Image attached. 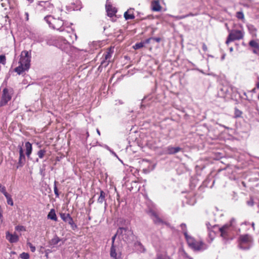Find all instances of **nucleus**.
<instances>
[{"label":"nucleus","instance_id":"1","mask_svg":"<svg viewBox=\"0 0 259 259\" xmlns=\"http://www.w3.org/2000/svg\"><path fill=\"white\" fill-rule=\"evenodd\" d=\"M31 58V51H23L20 56L19 65L14 69V71L20 75L27 71L30 67Z\"/></svg>","mask_w":259,"mask_h":259},{"label":"nucleus","instance_id":"2","mask_svg":"<svg viewBox=\"0 0 259 259\" xmlns=\"http://www.w3.org/2000/svg\"><path fill=\"white\" fill-rule=\"evenodd\" d=\"M235 220L232 219L229 222L219 228L220 236L225 240L232 239L235 230Z\"/></svg>","mask_w":259,"mask_h":259},{"label":"nucleus","instance_id":"3","mask_svg":"<svg viewBox=\"0 0 259 259\" xmlns=\"http://www.w3.org/2000/svg\"><path fill=\"white\" fill-rule=\"evenodd\" d=\"M252 237L248 234L240 235L237 239L238 246L242 250L249 249L253 243Z\"/></svg>","mask_w":259,"mask_h":259},{"label":"nucleus","instance_id":"4","mask_svg":"<svg viewBox=\"0 0 259 259\" xmlns=\"http://www.w3.org/2000/svg\"><path fill=\"white\" fill-rule=\"evenodd\" d=\"M188 246L194 250L199 251L207 248L206 245L201 240H197L188 234H186L185 238Z\"/></svg>","mask_w":259,"mask_h":259},{"label":"nucleus","instance_id":"5","mask_svg":"<svg viewBox=\"0 0 259 259\" xmlns=\"http://www.w3.org/2000/svg\"><path fill=\"white\" fill-rule=\"evenodd\" d=\"M228 31L229 34L225 42L227 46H229L231 42L240 40L244 38L245 33L243 30L229 29Z\"/></svg>","mask_w":259,"mask_h":259},{"label":"nucleus","instance_id":"6","mask_svg":"<svg viewBox=\"0 0 259 259\" xmlns=\"http://www.w3.org/2000/svg\"><path fill=\"white\" fill-rule=\"evenodd\" d=\"M45 21L49 25L50 27L54 29L63 31L64 22L63 20L58 18L56 19L51 15H47L45 17Z\"/></svg>","mask_w":259,"mask_h":259},{"label":"nucleus","instance_id":"7","mask_svg":"<svg viewBox=\"0 0 259 259\" xmlns=\"http://www.w3.org/2000/svg\"><path fill=\"white\" fill-rule=\"evenodd\" d=\"M133 235V232L131 230L128 229L127 228L120 227L119 228L116 234V237L118 236L119 238L126 241L128 240L130 236Z\"/></svg>","mask_w":259,"mask_h":259},{"label":"nucleus","instance_id":"8","mask_svg":"<svg viewBox=\"0 0 259 259\" xmlns=\"http://www.w3.org/2000/svg\"><path fill=\"white\" fill-rule=\"evenodd\" d=\"M116 235H114L112 237V244L110 250V256H115L117 255V251L119 250L120 241L119 240H116Z\"/></svg>","mask_w":259,"mask_h":259},{"label":"nucleus","instance_id":"9","mask_svg":"<svg viewBox=\"0 0 259 259\" xmlns=\"http://www.w3.org/2000/svg\"><path fill=\"white\" fill-rule=\"evenodd\" d=\"M114 52V48L110 47L108 48L103 55V60L101 62V65L106 67L110 62V60L111 58V56Z\"/></svg>","mask_w":259,"mask_h":259},{"label":"nucleus","instance_id":"10","mask_svg":"<svg viewBox=\"0 0 259 259\" xmlns=\"http://www.w3.org/2000/svg\"><path fill=\"white\" fill-rule=\"evenodd\" d=\"M38 6L39 10L42 11L52 13L54 10V5L49 1H40L38 3Z\"/></svg>","mask_w":259,"mask_h":259},{"label":"nucleus","instance_id":"11","mask_svg":"<svg viewBox=\"0 0 259 259\" xmlns=\"http://www.w3.org/2000/svg\"><path fill=\"white\" fill-rule=\"evenodd\" d=\"M60 215L64 222L68 223L70 225L71 228L73 230H75L77 229V225L74 223L72 218L69 213L62 212L60 213Z\"/></svg>","mask_w":259,"mask_h":259},{"label":"nucleus","instance_id":"12","mask_svg":"<svg viewBox=\"0 0 259 259\" xmlns=\"http://www.w3.org/2000/svg\"><path fill=\"white\" fill-rule=\"evenodd\" d=\"M12 92H10L7 88H5L3 91L1 105H5L7 103L11 100L12 98Z\"/></svg>","mask_w":259,"mask_h":259},{"label":"nucleus","instance_id":"13","mask_svg":"<svg viewBox=\"0 0 259 259\" xmlns=\"http://www.w3.org/2000/svg\"><path fill=\"white\" fill-rule=\"evenodd\" d=\"M148 214L155 224H160L161 223L162 221L156 209L150 208L148 211Z\"/></svg>","mask_w":259,"mask_h":259},{"label":"nucleus","instance_id":"14","mask_svg":"<svg viewBox=\"0 0 259 259\" xmlns=\"http://www.w3.org/2000/svg\"><path fill=\"white\" fill-rule=\"evenodd\" d=\"M148 214L155 224H160L161 223L162 221L156 209L150 208L148 211Z\"/></svg>","mask_w":259,"mask_h":259},{"label":"nucleus","instance_id":"15","mask_svg":"<svg viewBox=\"0 0 259 259\" xmlns=\"http://www.w3.org/2000/svg\"><path fill=\"white\" fill-rule=\"evenodd\" d=\"M1 2L2 6L6 10L8 9L13 10L16 7V4L13 0H1Z\"/></svg>","mask_w":259,"mask_h":259},{"label":"nucleus","instance_id":"16","mask_svg":"<svg viewBox=\"0 0 259 259\" xmlns=\"http://www.w3.org/2000/svg\"><path fill=\"white\" fill-rule=\"evenodd\" d=\"M18 148L19 150V157L18 160V166H17V167H18L19 166H22L24 164L26 160L22 146L19 145Z\"/></svg>","mask_w":259,"mask_h":259},{"label":"nucleus","instance_id":"17","mask_svg":"<svg viewBox=\"0 0 259 259\" xmlns=\"http://www.w3.org/2000/svg\"><path fill=\"white\" fill-rule=\"evenodd\" d=\"M6 239L11 243H15L19 240V237L16 234H10L9 232L6 233Z\"/></svg>","mask_w":259,"mask_h":259},{"label":"nucleus","instance_id":"18","mask_svg":"<svg viewBox=\"0 0 259 259\" xmlns=\"http://www.w3.org/2000/svg\"><path fill=\"white\" fill-rule=\"evenodd\" d=\"M106 11L108 16L111 17L115 15L117 12V10L115 7H112L111 5L106 6Z\"/></svg>","mask_w":259,"mask_h":259},{"label":"nucleus","instance_id":"19","mask_svg":"<svg viewBox=\"0 0 259 259\" xmlns=\"http://www.w3.org/2000/svg\"><path fill=\"white\" fill-rule=\"evenodd\" d=\"M124 17L125 20H127L134 19L135 17L132 10L129 9L124 13Z\"/></svg>","mask_w":259,"mask_h":259},{"label":"nucleus","instance_id":"20","mask_svg":"<svg viewBox=\"0 0 259 259\" xmlns=\"http://www.w3.org/2000/svg\"><path fill=\"white\" fill-rule=\"evenodd\" d=\"M47 218L48 219H50L56 222L58 221V218L54 209L52 208L50 210L47 215Z\"/></svg>","mask_w":259,"mask_h":259},{"label":"nucleus","instance_id":"21","mask_svg":"<svg viewBox=\"0 0 259 259\" xmlns=\"http://www.w3.org/2000/svg\"><path fill=\"white\" fill-rule=\"evenodd\" d=\"M25 147L26 148V155L28 158H29L32 150V145L29 142H27L25 144Z\"/></svg>","mask_w":259,"mask_h":259},{"label":"nucleus","instance_id":"22","mask_svg":"<svg viewBox=\"0 0 259 259\" xmlns=\"http://www.w3.org/2000/svg\"><path fill=\"white\" fill-rule=\"evenodd\" d=\"M182 149L180 147H168L166 149V152L169 154H173L180 151Z\"/></svg>","mask_w":259,"mask_h":259},{"label":"nucleus","instance_id":"23","mask_svg":"<svg viewBox=\"0 0 259 259\" xmlns=\"http://www.w3.org/2000/svg\"><path fill=\"white\" fill-rule=\"evenodd\" d=\"M152 9L154 11H159L161 9V6L158 1H154L151 3Z\"/></svg>","mask_w":259,"mask_h":259},{"label":"nucleus","instance_id":"24","mask_svg":"<svg viewBox=\"0 0 259 259\" xmlns=\"http://www.w3.org/2000/svg\"><path fill=\"white\" fill-rule=\"evenodd\" d=\"M105 197V193L103 190H101L100 192V196L97 200L98 202L99 203H103V202H105L106 204Z\"/></svg>","mask_w":259,"mask_h":259},{"label":"nucleus","instance_id":"25","mask_svg":"<svg viewBox=\"0 0 259 259\" xmlns=\"http://www.w3.org/2000/svg\"><path fill=\"white\" fill-rule=\"evenodd\" d=\"M61 241V239L60 238L57 236L55 235L53 238H52L49 242V244L51 245H57L60 241Z\"/></svg>","mask_w":259,"mask_h":259},{"label":"nucleus","instance_id":"26","mask_svg":"<svg viewBox=\"0 0 259 259\" xmlns=\"http://www.w3.org/2000/svg\"><path fill=\"white\" fill-rule=\"evenodd\" d=\"M4 196L6 197V198L7 199V203L9 205L13 206L14 205V203H13V199H12V198L11 197V195H10L9 194L7 193V194H5Z\"/></svg>","mask_w":259,"mask_h":259},{"label":"nucleus","instance_id":"27","mask_svg":"<svg viewBox=\"0 0 259 259\" xmlns=\"http://www.w3.org/2000/svg\"><path fill=\"white\" fill-rule=\"evenodd\" d=\"M161 40V38L160 37H151L148 39L145 40V43H150L151 42H160Z\"/></svg>","mask_w":259,"mask_h":259},{"label":"nucleus","instance_id":"28","mask_svg":"<svg viewBox=\"0 0 259 259\" xmlns=\"http://www.w3.org/2000/svg\"><path fill=\"white\" fill-rule=\"evenodd\" d=\"M250 47L254 49H259V44L254 40H251L249 42Z\"/></svg>","mask_w":259,"mask_h":259},{"label":"nucleus","instance_id":"29","mask_svg":"<svg viewBox=\"0 0 259 259\" xmlns=\"http://www.w3.org/2000/svg\"><path fill=\"white\" fill-rule=\"evenodd\" d=\"M147 43H145V40L143 42H140L138 43H136L134 46L133 48L135 50H138L140 48H143L145 44H146Z\"/></svg>","mask_w":259,"mask_h":259},{"label":"nucleus","instance_id":"30","mask_svg":"<svg viewBox=\"0 0 259 259\" xmlns=\"http://www.w3.org/2000/svg\"><path fill=\"white\" fill-rule=\"evenodd\" d=\"M236 17L240 20H241L243 22L244 21L245 18H244V15L242 12H237L236 14Z\"/></svg>","mask_w":259,"mask_h":259},{"label":"nucleus","instance_id":"31","mask_svg":"<svg viewBox=\"0 0 259 259\" xmlns=\"http://www.w3.org/2000/svg\"><path fill=\"white\" fill-rule=\"evenodd\" d=\"M180 227L184 235L185 238H186V234H188L186 225L184 223H183L180 225Z\"/></svg>","mask_w":259,"mask_h":259},{"label":"nucleus","instance_id":"32","mask_svg":"<svg viewBox=\"0 0 259 259\" xmlns=\"http://www.w3.org/2000/svg\"><path fill=\"white\" fill-rule=\"evenodd\" d=\"M242 114V112L239 110L238 108H235L234 117L235 118L240 117Z\"/></svg>","mask_w":259,"mask_h":259},{"label":"nucleus","instance_id":"33","mask_svg":"<svg viewBox=\"0 0 259 259\" xmlns=\"http://www.w3.org/2000/svg\"><path fill=\"white\" fill-rule=\"evenodd\" d=\"M6 60L5 55H0V64L5 65L7 62Z\"/></svg>","mask_w":259,"mask_h":259},{"label":"nucleus","instance_id":"34","mask_svg":"<svg viewBox=\"0 0 259 259\" xmlns=\"http://www.w3.org/2000/svg\"><path fill=\"white\" fill-rule=\"evenodd\" d=\"M46 153V151L45 149H41L38 151L37 155L39 157V158L41 159L44 157Z\"/></svg>","mask_w":259,"mask_h":259},{"label":"nucleus","instance_id":"35","mask_svg":"<svg viewBox=\"0 0 259 259\" xmlns=\"http://www.w3.org/2000/svg\"><path fill=\"white\" fill-rule=\"evenodd\" d=\"M15 230L18 231H26V228L23 226L18 225L15 227Z\"/></svg>","mask_w":259,"mask_h":259},{"label":"nucleus","instance_id":"36","mask_svg":"<svg viewBox=\"0 0 259 259\" xmlns=\"http://www.w3.org/2000/svg\"><path fill=\"white\" fill-rule=\"evenodd\" d=\"M0 192H1L4 195L5 194H7L8 193L6 191V188L4 186H3L0 183Z\"/></svg>","mask_w":259,"mask_h":259},{"label":"nucleus","instance_id":"37","mask_svg":"<svg viewBox=\"0 0 259 259\" xmlns=\"http://www.w3.org/2000/svg\"><path fill=\"white\" fill-rule=\"evenodd\" d=\"M56 183H57V182L55 181V182H54V193H55V194L56 195V197H58L59 195V192H58V190L57 187L56 186Z\"/></svg>","mask_w":259,"mask_h":259},{"label":"nucleus","instance_id":"38","mask_svg":"<svg viewBox=\"0 0 259 259\" xmlns=\"http://www.w3.org/2000/svg\"><path fill=\"white\" fill-rule=\"evenodd\" d=\"M20 257L22 259H28L29 255L28 253L23 252L20 254Z\"/></svg>","mask_w":259,"mask_h":259},{"label":"nucleus","instance_id":"39","mask_svg":"<svg viewBox=\"0 0 259 259\" xmlns=\"http://www.w3.org/2000/svg\"><path fill=\"white\" fill-rule=\"evenodd\" d=\"M27 245L30 247V250L32 252H33L35 251V247L32 244V243H31L30 242H28Z\"/></svg>","mask_w":259,"mask_h":259},{"label":"nucleus","instance_id":"40","mask_svg":"<svg viewBox=\"0 0 259 259\" xmlns=\"http://www.w3.org/2000/svg\"><path fill=\"white\" fill-rule=\"evenodd\" d=\"M194 15L193 14H192V13H190L189 14H188V15H184V16H180V19H184L187 17H189V16H193Z\"/></svg>","mask_w":259,"mask_h":259},{"label":"nucleus","instance_id":"41","mask_svg":"<svg viewBox=\"0 0 259 259\" xmlns=\"http://www.w3.org/2000/svg\"><path fill=\"white\" fill-rule=\"evenodd\" d=\"M202 49L204 52H206L207 51V47L205 43L202 44Z\"/></svg>","mask_w":259,"mask_h":259},{"label":"nucleus","instance_id":"42","mask_svg":"<svg viewBox=\"0 0 259 259\" xmlns=\"http://www.w3.org/2000/svg\"><path fill=\"white\" fill-rule=\"evenodd\" d=\"M184 254L186 257L189 258V259H192L191 257H190L185 252Z\"/></svg>","mask_w":259,"mask_h":259},{"label":"nucleus","instance_id":"43","mask_svg":"<svg viewBox=\"0 0 259 259\" xmlns=\"http://www.w3.org/2000/svg\"><path fill=\"white\" fill-rule=\"evenodd\" d=\"M25 15H26V20H28V16H29L28 13L26 12V13H25Z\"/></svg>","mask_w":259,"mask_h":259},{"label":"nucleus","instance_id":"44","mask_svg":"<svg viewBox=\"0 0 259 259\" xmlns=\"http://www.w3.org/2000/svg\"><path fill=\"white\" fill-rule=\"evenodd\" d=\"M256 87L257 89H259V81H258L256 84Z\"/></svg>","mask_w":259,"mask_h":259},{"label":"nucleus","instance_id":"45","mask_svg":"<svg viewBox=\"0 0 259 259\" xmlns=\"http://www.w3.org/2000/svg\"><path fill=\"white\" fill-rule=\"evenodd\" d=\"M28 2L30 3H31L33 2V0H28Z\"/></svg>","mask_w":259,"mask_h":259},{"label":"nucleus","instance_id":"46","mask_svg":"<svg viewBox=\"0 0 259 259\" xmlns=\"http://www.w3.org/2000/svg\"><path fill=\"white\" fill-rule=\"evenodd\" d=\"M255 90V88H254V89H253L252 90V91H253V92H254Z\"/></svg>","mask_w":259,"mask_h":259},{"label":"nucleus","instance_id":"47","mask_svg":"<svg viewBox=\"0 0 259 259\" xmlns=\"http://www.w3.org/2000/svg\"><path fill=\"white\" fill-rule=\"evenodd\" d=\"M157 259H160V258H159V257H158V258H157Z\"/></svg>","mask_w":259,"mask_h":259}]
</instances>
